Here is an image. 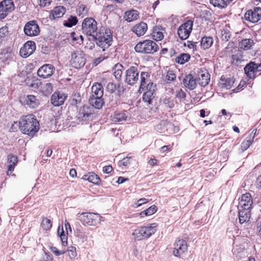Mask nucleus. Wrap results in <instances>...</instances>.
<instances>
[{
    "label": "nucleus",
    "mask_w": 261,
    "mask_h": 261,
    "mask_svg": "<svg viewBox=\"0 0 261 261\" xmlns=\"http://www.w3.org/2000/svg\"><path fill=\"white\" fill-rule=\"evenodd\" d=\"M18 124L20 130L30 136H33L40 128L38 121L32 114L22 116Z\"/></svg>",
    "instance_id": "1"
},
{
    "label": "nucleus",
    "mask_w": 261,
    "mask_h": 261,
    "mask_svg": "<svg viewBox=\"0 0 261 261\" xmlns=\"http://www.w3.org/2000/svg\"><path fill=\"white\" fill-rule=\"evenodd\" d=\"M92 40L95 41L97 45L105 51L111 44L113 41V35L111 31L105 27H101L98 30Z\"/></svg>",
    "instance_id": "2"
},
{
    "label": "nucleus",
    "mask_w": 261,
    "mask_h": 261,
    "mask_svg": "<svg viewBox=\"0 0 261 261\" xmlns=\"http://www.w3.org/2000/svg\"><path fill=\"white\" fill-rule=\"evenodd\" d=\"M157 224L152 223L148 224L146 226L139 227L135 229L132 235L134 239L137 241H141L147 239L153 235L156 230Z\"/></svg>",
    "instance_id": "3"
},
{
    "label": "nucleus",
    "mask_w": 261,
    "mask_h": 261,
    "mask_svg": "<svg viewBox=\"0 0 261 261\" xmlns=\"http://www.w3.org/2000/svg\"><path fill=\"white\" fill-rule=\"evenodd\" d=\"M159 49V46L151 40L140 42L135 47L136 52L141 54H153Z\"/></svg>",
    "instance_id": "4"
},
{
    "label": "nucleus",
    "mask_w": 261,
    "mask_h": 261,
    "mask_svg": "<svg viewBox=\"0 0 261 261\" xmlns=\"http://www.w3.org/2000/svg\"><path fill=\"white\" fill-rule=\"evenodd\" d=\"M97 30V22L93 18L87 17L83 20L82 24L83 34L93 38Z\"/></svg>",
    "instance_id": "5"
},
{
    "label": "nucleus",
    "mask_w": 261,
    "mask_h": 261,
    "mask_svg": "<svg viewBox=\"0 0 261 261\" xmlns=\"http://www.w3.org/2000/svg\"><path fill=\"white\" fill-rule=\"evenodd\" d=\"M93 109L88 105H84L78 109L76 118L79 122L83 124L90 119H92L93 117Z\"/></svg>",
    "instance_id": "6"
},
{
    "label": "nucleus",
    "mask_w": 261,
    "mask_h": 261,
    "mask_svg": "<svg viewBox=\"0 0 261 261\" xmlns=\"http://www.w3.org/2000/svg\"><path fill=\"white\" fill-rule=\"evenodd\" d=\"M102 217L97 213H83L78 215V219L91 226H95L100 223Z\"/></svg>",
    "instance_id": "7"
},
{
    "label": "nucleus",
    "mask_w": 261,
    "mask_h": 261,
    "mask_svg": "<svg viewBox=\"0 0 261 261\" xmlns=\"http://www.w3.org/2000/svg\"><path fill=\"white\" fill-rule=\"evenodd\" d=\"M173 254L176 257L184 258L188 250L187 242L183 239H178L173 244Z\"/></svg>",
    "instance_id": "8"
},
{
    "label": "nucleus",
    "mask_w": 261,
    "mask_h": 261,
    "mask_svg": "<svg viewBox=\"0 0 261 261\" xmlns=\"http://www.w3.org/2000/svg\"><path fill=\"white\" fill-rule=\"evenodd\" d=\"M139 70L137 66H132L125 72V82L134 85L139 80Z\"/></svg>",
    "instance_id": "9"
},
{
    "label": "nucleus",
    "mask_w": 261,
    "mask_h": 261,
    "mask_svg": "<svg viewBox=\"0 0 261 261\" xmlns=\"http://www.w3.org/2000/svg\"><path fill=\"white\" fill-rule=\"evenodd\" d=\"M70 63L75 68L83 67L86 63L85 54L81 50H76L71 54Z\"/></svg>",
    "instance_id": "10"
},
{
    "label": "nucleus",
    "mask_w": 261,
    "mask_h": 261,
    "mask_svg": "<svg viewBox=\"0 0 261 261\" xmlns=\"http://www.w3.org/2000/svg\"><path fill=\"white\" fill-rule=\"evenodd\" d=\"M193 21L187 20L181 24L177 29V34L181 40H186L189 38L193 29Z\"/></svg>",
    "instance_id": "11"
},
{
    "label": "nucleus",
    "mask_w": 261,
    "mask_h": 261,
    "mask_svg": "<svg viewBox=\"0 0 261 261\" xmlns=\"http://www.w3.org/2000/svg\"><path fill=\"white\" fill-rule=\"evenodd\" d=\"M244 18L252 23L257 22L261 19V8L254 7L253 9L247 11Z\"/></svg>",
    "instance_id": "12"
},
{
    "label": "nucleus",
    "mask_w": 261,
    "mask_h": 261,
    "mask_svg": "<svg viewBox=\"0 0 261 261\" xmlns=\"http://www.w3.org/2000/svg\"><path fill=\"white\" fill-rule=\"evenodd\" d=\"M14 10L12 0H4L0 2V19H3Z\"/></svg>",
    "instance_id": "13"
},
{
    "label": "nucleus",
    "mask_w": 261,
    "mask_h": 261,
    "mask_svg": "<svg viewBox=\"0 0 261 261\" xmlns=\"http://www.w3.org/2000/svg\"><path fill=\"white\" fill-rule=\"evenodd\" d=\"M25 34L29 36H37L40 33V29L36 20L28 21L24 27Z\"/></svg>",
    "instance_id": "14"
},
{
    "label": "nucleus",
    "mask_w": 261,
    "mask_h": 261,
    "mask_svg": "<svg viewBox=\"0 0 261 261\" xmlns=\"http://www.w3.org/2000/svg\"><path fill=\"white\" fill-rule=\"evenodd\" d=\"M35 49V43L33 41H28L20 48L19 54L22 57L26 58L31 55Z\"/></svg>",
    "instance_id": "15"
},
{
    "label": "nucleus",
    "mask_w": 261,
    "mask_h": 261,
    "mask_svg": "<svg viewBox=\"0 0 261 261\" xmlns=\"http://www.w3.org/2000/svg\"><path fill=\"white\" fill-rule=\"evenodd\" d=\"M55 71V67L51 64H44L37 71L38 75L44 79L51 76Z\"/></svg>",
    "instance_id": "16"
},
{
    "label": "nucleus",
    "mask_w": 261,
    "mask_h": 261,
    "mask_svg": "<svg viewBox=\"0 0 261 261\" xmlns=\"http://www.w3.org/2000/svg\"><path fill=\"white\" fill-rule=\"evenodd\" d=\"M67 96L61 92H55L51 96V103L55 107H58L62 105Z\"/></svg>",
    "instance_id": "17"
},
{
    "label": "nucleus",
    "mask_w": 261,
    "mask_h": 261,
    "mask_svg": "<svg viewBox=\"0 0 261 261\" xmlns=\"http://www.w3.org/2000/svg\"><path fill=\"white\" fill-rule=\"evenodd\" d=\"M252 203L251 194L249 193H246L242 195L241 199L239 201V206L243 209L250 210Z\"/></svg>",
    "instance_id": "18"
},
{
    "label": "nucleus",
    "mask_w": 261,
    "mask_h": 261,
    "mask_svg": "<svg viewBox=\"0 0 261 261\" xmlns=\"http://www.w3.org/2000/svg\"><path fill=\"white\" fill-rule=\"evenodd\" d=\"M106 82L103 80L101 83H95L92 87V96L91 97H102L103 95V85H105Z\"/></svg>",
    "instance_id": "19"
},
{
    "label": "nucleus",
    "mask_w": 261,
    "mask_h": 261,
    "mask_svg": "<svg viewBox=\"0 0 261 261\" xmlns=\"http://www.w3.org/2000/svg\"><path fill=\"white\" fill-rule=\"evenodd\" d=\"M244 71L247 76L249 79H254L256 73L258 72L256 68V64L250 62L244 67Z\"/></svg>",
    "instance_id": "20"
},
{
    "label": "nucleus",
    "mask_w": 261,
    "mask_h": 261,
    "mask_svg": "<svg viewBox=\"0 0 261 261\" xmlns=\"http://www.w3.org/2000/svg\"><path fill=\"white\" fill-rule=\"evenodd\" d=\"M183 84L186 88L192 90L197 86L196 79L191 74L187 75L183 80Z\"/></svg>",
    "instance_id": "21"
},
{
    "label": "nucleus",
    "mask_w": 261,
    "mask_h": 261,
    "mask_svg": "<svg viewBox=\"0 0 261 261\" xmlns=\"http://www.w3.org/2000/svg\"><path fill=\"white\" fill-rule=\"evenodd\" d=\"M147 30V24L144 22H141L134 25L131 31L138 36H141L145 34Z\"/></svg>",
    "instance_id": "22"
},
{
    "label": "nucleus",
    "mask_w": 261,
    "mask_h": 261,
    "mask_svg": "<svg viewBox=\"0 0 261 261\" xmlns=\"http://www.w3.org/2000/svg\"><path fill=\"white\" fill-rule=\"evenodd\" d=\"M66 12V9L64 7L61 6H57L51 10L49 17L51 19L61 18Z\"/></svg>",
    "instance_id": "23"
},
{
    "label": "nucleus",
    "mask_w": 261,
    "mask_h": 261,
    "mask_svg": "<svg viewBox=\"0 0 261 261\" xmlns=\"http://www.w3.org/2000/svg\"><path fill=\"white\" fill-rule=\"evenodd\" d=\"M198 84L202 87L207 85L210 81V74L206 71H201L198 74Z\"/></svg>",
    "instance_id": "24"
},
{
    "label": "nucleus",
    "mask_w": 261,
    "mask_h": 261,
    "mask_svg": "<svg viewBox=\"0 0 261 261\" xmlns=\"http://www.w3.org/2000/svg\"><path fill=\"white\" fill-rule=\"evenodd\" d=\"M139 12L134 9H131L126 11L124 15V18L127 22H132L139 18Z\"/></svg>",
    "instance_id": "25"
},
{
    "label": "nucleus",
    "mask_w": 261,
    "mask_h": 261,
    "mask_svg": "<svg viewBox=\"0 0 261 261\" xmlns=\"http://www.w3.org/2000/svg\"><path fill=\"white\" fill-rule=\"evenodd\" d=\"M250 216L251 213L250 210L243 208H242V210H239V219L240 223L243 224L245 222H248L250 220Z\"/></svg>",
    "instance_id": "26"
},
{
    "label": "nucleus",
    "mask_w": 261,
    "mask_h": 261,
    "mask_svg": "<svg viewBox=\"0 0 261 261\" xmlns=\"http://www.w3.org/2000/svg\"><path fill=\"white\" fill-rule=\"evenodd\" d=\"M234 81L233 78L225 77L222 75L219 81V84L221 88L229 89L234 84Z\"/></svg>",
    "instance_id": "27"
},
{
    "label": "nucleus",
    "mask_w": 261,
    "mask_h": 261,
    "mask_svg": "<svg viewBox=\"0 0 261 261\" xmlns=\"http://www.w3.org/2000/svg\"><path fill=\"white\" fill-rule=\"evenodd\" d=\"M90 105L95 109H100L104 105L102 97H90L89 99Z\"/></svg>",
    "instance_id": "28"
},
{
    "label": "nucleus",
    "mask_w": 261,
    "mask_h": 261,
    "mask_svg": "<svg viewBox=\"0 0 261 261\" xmlns=\"http://www.w3.org/2000/svg\"><path fill=\"white\" fill-rule=\"evenodd\" d=\"M233 0H210V3L215 7L225 8Z\"/></svg>",
    "instance_id": "29"
},
{
    "label": "nucleus",
    "mask_w": 261,
    "mask_h": 261,
    "mask_svg": "<svg viewBox=\"0 0 261 261\" xmlns=\"http://www.w3.org/2000/svg\"><path fill=\"white\" fill-rule=\"evenodd\" d=\"M163 30L164 29L161 26H155L154 27L151 34L153 39L158 41L162 40L164 38Z\"/></svg>",
    "instance_id": "30"
},
{
    "label": "nucleus",
    "mask_w": 261,
    "mask_h": 261,
    "mask_svg": "<svg viewBox=\"0 0 261 261\" xmlns=\"http://www.w3.org/2000/svg\"><path fill=\"white\" fill-rule=\"evenodd\" d=\"M25 101L26 105L32 109L37 108L39 105L38 100L36 99V97L33 95H28L25 98Z\"/></svg>",
    "instance_id": "31"
},
{
    "label": "nucleus",
    "mask_w": 261,
    "mask_h": 261,
    "mask_svg": "<svg viewBox=\"0 0 261 261\" xmlns=\"http://www.w3.org/2000/svg\"><path fill=\"white\" fill-rule=\"evenodd\" d=\"M254 44L253 40L251 39H243L240 42L239 46L241 49L247 50L251 49L252 45Z\"/></svg>",
    "instance_id": "32"
},
{
    "label": "nucleus",
    "mask_w": 261,
    "mask_h": 261,
    "mask_svg": "<svg viewBox=\"0 0 261 261\" xmlns=\"http://www.w3.org/2000/svg\"><path fill=\"white\" fill-rule=\"evenodd\" d=\"M8 171L12 172L14 170V166L17 163V157L16 155L10 154L8 155Z\"/></svg>",
    "instance_id": "33"
},
{
    "label": "nucleus",
    "mask_w": 261,
    "mask_h": 261,
    "mask_svg": "<svg viewBox=\"0 0 261 261\" xmlns=\"http://www.w3.org/2000/svg\"><path fill=\"white\" fill-rule=\"evenodd\" d=\"M123 69V66L120 63L116 64L113 68V74L118 80L121 79Z\"/></svg>",
    "instance_id": "34"
},
{
    "label": "nucleus",
    "mask_w": 261,
    "mask_h": 261,
    "mask_svg": "<svg viewBox=\"0 0 261 261\" xmlns=\"http://www.w3.org/2000/svg\"><path fill=\"white\" fill-rule=\"evenodd\" d=\"M76 12L79 16L83 17L88 15L89 8L83 4H79L76 9Z\"/></svg>",
    "instance_id": "35"
},
{
    "label": "nucleus",
    "mask_w": 261,
    "mask_h": 261,
    "mask_svg": "<svg viewBox=\"0 0 261 261\" xmlns=\"http://www.w3.org/2000/svg\"><path fill=\"white\" fill-rule=\"evenodd\" d=\"M83 179L95 185L98 184L100 181V178L94 173H90L89 175H85Z\"/></svg>",
    "instance_id": "36"
},
{
    "label": "nucleus",
    "mask_w": 261,
    "mask_h": 261,
    "mask_svg": "<svg viewBox=\"0 0 261 261\" xmlns=\"http://www.w3.org/2000/svg\"><path fill=\"white\" fill-rule=\"evenodd\" d=\"M191 56L187 53H181L175 58V62L180 64H184L189 61Z\"/></svg>",
    "instance_id": "37"
},
{
    "label": "nucleus",
    "mask_w": 261,
    "mask_h": 261,
    "mask_svg": "<svg viewBox=\"0 0 261 261\" xmlns=\"http://www.w3.org/2000/svg\"><path fill=\"white\" fill-rule=\"evenodd\" d=\"M213 43V38L211 37H203L201 40V46L203 49L209 48Z\"/></svg>",
    "instance_id": "38"
},
{
    "label": "nucleus",
    "mask_w": 261,
    "mask_h": 261,
    "mask_svg": "<svg viewBox=\"0 0 261 261\" xmlns=\"http://www.w3.org/2000/svg\"><path fill=\"white\" fill-rule=\"evenodd\" d=\"M128 117V113L127 111H123L116 113L113 117V121L115 122H120L124 121Z\"/></svg>",
    "instance_id": "39"
},
{
    "label": "nucleus",
    "mask_w": 261,
    "mask_h": 261,
    "mask_svg": "<svg viewBox=\"0 0 261 261\" xmlns=\"http://www.w3.org/2000/svg\"><path fill=\"white\" fill-rule=\"evenodd\" d=\"M78 22V19L75 16H70L66 20H64L63 24L65 27L71 28L75 25Z\"/></svg>",
    "instance_id": "40"
},
{
    "label": "nucleus",
    "mask_w": 261,
    "mask_h": 261,
    "mask_svg": "<svg viewBox=\"0 0 261 261\" xmlns=\"http://www.w3.org/2000/svg\"><path fill=\"white\" fill-rule=\"evenodd\" d=\"M141 83L139 90L140 89H144L146 86V84L149 81V74L147 72H142L140 75Z\"/></svg>",
    "instance_id": "41"
},
{
    "label": "nucleus",
    "mask_w": 261,
    "mask_h": 261,
    "mask_svg": "<svg viewBox=\"0 0 261 261\" xmlns=\"http://www.w3.org/2000/svg\"><path fill=\"white\" fill-rule=\"evenodd\" d=\"M253 138L254 136H252L251 135H250V136L241 143V149L242 151H245L250 147L252 143Z\"/></svg>",
    "instance_id": "42"
},
{
    "label": "nucleus",
    "mask_w": 261,
    "mask_h": 261,
    "mask_svg": "<svg viewBox=\"0 0 261 261\" xmlns=\"http://www.w3.org/2000/svg\"><path fill=\"white\" fill-rule=\"evenodd\" d=\"M157 211V207L155 205H152L146 210L141 212L139 214L141 217H143L144 216H150L155 213Z\"/></svg>",
    "instance_id": "43"
},
{
    "label": "nucleus",
    "mask_w": 261,
    "mask_h": 261,
    "mask_svg": "<svg viewBox=\"0 0 261 261\" xmlns=\"http://www.w3.org/2000/svg\"><path fill=\"white\" fill-rule=\"evenodd\" d=\"M155 95V94H152V93L145 92L143 95V100L148 105H150L152 103V100L154 98Z\"/></svg>",
    "instance_id": "44"
},
{
    "label": "nucleus",
    "mask_w": 261,
    "mask_h": 261,
    "mask_svg": "<svg viewBox=\"0 0 261 261\" xmlns=\"http://www.w3.org/2000/svg\"><path fill=\"white\" fill-rule=\"evenodd\" d=\"M176 75L173 71L169 70L165 76L164 81L167 83H170L176 79Z\"/></svg>",
    "instance_id": "45"
},
{
    "label": "nucleus",
    "mask_w": 261,
    "mask_h": 261,
    "mask_svg": "<svg viewBox=\"0 0 261 261\" xmlns=\"http://www.w3.org/2000/svg\"><path fill=\"white\" fill-rule=\"evenodd\" d=\"M41 226L44 230H49L52 227L51 222L49 219L46 218H44L42 220Z\"/></svg>",
    "instance_id": "46"
},
{
    "label": "nucleus",
    "mask_w": 261,
    "mask_h": 261,
    "mask_svg": "<svg viewBox=\"0 0 261 261\" xmlns=\"http://www.w3.org/2000/svg\"><path fill=\"white\" fill-rule=\"evenodd\" d=\"M166 125V121H161L155 126V129L159 133H164L165 130H167Z\"/></svg>",
    "instance_id": "47"
},
{
    "label": "nucleus",
    "mask_w": 261,
    "mask_h": 261,
    "mask_svg": "<svg viewBox=\"0 0 261 261\" xmlns=\"http://www.w3.org/2000/svg\"><path fill=\"white\" fill-rule=\"evenodd\" d=\"M132 159L130 156H126L125 158H123L121 160L119 161L118 162V165L119 166H124L127 167L128 165L131 163L132 161Z\"/></svg>",
    "instance_id": "48"
},
{
    "label": "nucleus",
    "mask_w": 261,
    "mask_h": 261,
    "mask_svg": "<svg viewBox=\"0 0 261 261\" xmlns=\"http://www.w3.org/2000/svg\"><path fill=\"white\" fill-rule=\"evenodd\" d=\"M146 89V91L149 93H152V94H155V91L156 90V85L153 83L152 82H149L147 85L145 86Z\"/></svg>",
    "instance_id": "49"
},
{
    "label": "nucleus",
    "mask_w": 261,
    "mask_h": 261,
    "mask_svg": "<svg viewBox=\"0 0 261 261\" xmlns=\"http://www.w3.org/2000/svg\"><path fill=\"white\" fill-rule=\"evenodd\" d=\"M163 103L165 106L170 109L174 107L175 103L174 100L170 98H165L163 100Z\"/></svg>",
    "instance_id": "50"
},
{
    "label": "nucleus",
    "mask_w": 261,
    "mask_h": 261,
    "mask_svg": "<svg viewBox=\"0 0 261 261\" xmlns=\"http://www.w3.org/2000/svg\"><path fill=\"white\" fill-rule=\"evenodd\" d=\"M68 255L71 259L74 258L76 255V248L73 246H70L67 250Z\"/></svg>",
    "instance_id": "51"
},
{
    "label": "nucleus",
    "mask_w": 261,
    "mask_h": 261,
    "mask_svg": "<svg viewBox=\"0 0 261 261\" xmlns=\"http://www.w3.org/2000/svg\"><path fill=\"white\" fill-rule=\"evenodd\" d=\"M230 38V34L227 29L223 30L221 32V39L223 41H228Z\"/></svg>",
    "instance_id": "52"
},
{
    "label": "nucleus",
    "mask_w": 261,
    "mask_h": 261,
    "mask_svg": "<svg viewBox=\"0 0 261 261\" xmlns=\"http://www.w3.org/2000/svg\"><path fill=\"white\" fill-rule=\"evenodd\" d=\"M8 28L7 26H5L0 28V40L8 35Z\"/></svg>",
    "instance_id": "53"
},
{
    "label": "nucleus",
    "mask_w": 261,
    "mask_h": 261,
    "mask_svg": "<svg viewBox=\"0 0 261 261\" xmlns=\"http://www.w3.org/2000/svg\"><path fill=\"white\" fill-rule=\"evenodd\" d=\"M60 239L62 241V245L63 246H66L67 245V237L65 234L63 228L62 227V233L60 234Z\"/></svg>",
    "instance_id": "54"
},
{
    "label": "nucleus",
    "mask_w": 261,
    "mask_h": 261,
    "mask_svg": "<svg viewBox=\"0 0 261 261\" xmlns=\"http://www.w3.org/2000/svg\"><path fill=\"white\" fill-rule=\"evenodd\" d=\"M116 89V85L114 83L109 82L107 84L106 89L108 92L112 93L115 91Z\"/></svg>",
    "instance_id": "55"
},
{
    "label": "nucleus",
    "mask_w": 261,
    "mask_h": 261,
    "mask_svg": "<svg viewBox=\"0 0 261 261\" xmlns=\"http://www.w3.org/2000/svg\"><path fill=\"white\" fill-rule=\"evenodd\" d=\"M175 96L180 100H184L186 97V94L184 91L180 89L176 92Z\"/></svg>",
    "instance_id": "56"
},
{
    "label": "nucleus",
    "mask_w": 261,
    "mask_h": 261,
    "mask_svg": "<svg viewBox=\"0 0 261 261\" xmlns=\"http://www.w3.org/2000/svg\"><path fill=\"white\" fill-rule=\"evenodd\" d=\"M198 43L197 42H192L190 41H188L187 42V44H185V45H187L189 48L193 49V50H196L197 44Z\"/></svg>",
    "instance_id": "57"
},
{
    "label": "nucleus",
    "mask_w": 261,
    "mask_h": 261,
    "mask_svg": "<svg viewBox=\"0 0 261 261\" xmlns=\"http://www.w3.org/2000/svg\"><path fill=\"white\" fill-rule=\"evenodd\" d=\"M51 251L56 255H60L61 254H64L65 253V250H59L58 248L56 247H51L50 248Z\"/></svg>",
    "instance_id": "58"
},
{
    "label": "nucleus",
    "mask_w": 261,
    "mask_h": 261,
    "mask_svg": "<svg viewBox=\"0 0 261 261\" xmlns=\"http://www.w3.org/2000/svg\"><path fill=\"white\" fill-rule=\"evenodd\" d=\"M51 1V0H40V5L41 7H45L49 5Z\"/></svg>",
    "instance_id": "59"
},
{
    "label": "nucleus",
    "mask_w": 261,
    "mask_h": 261,
    "mask_svg": "<svg viewBox=\"0 0 261 261\" xmlns=\"http://www.w3.org/2000/svg\"><path fill=\"white\" fill-rule=\"evenodd\" d=\"M112 169L113 168L111 166H106L103 167V172L105 173L109 174L112 172Z\"/></svg>",
    "instance_id": "60"
},
{
    "label": "nucleus",
    "mask_w": 261,
    "mask_h": 261,
    "mask_svg": "<svg viewBox=\"0 0 261 261\" xmlns=\"http://www.w3.org/2000/svg\"><path fill=\"white\" fill-rule=\"evenodd\" d=\"M148 202V200L146 198H141L139 199L137 202L136 203L137 206H139L143 204L146 203Z\"/></svg>",
    "instance_id": "61"
},
{
    "label": "nucleus",
    "mask_w": 261,
    "mask_h": 261,
    "mask_svg": "<svg viewBox=\"0 0 261 261\" xmlns=\"http://www.w3.org/2000/svg\"><path fill=\"white\" fill-rule=\"evenodd\" d=\"M46 90L48 93H50L53 91V86L51 83H47L45 84Z\"/></svg>",
    "instance_id": "62"
},
{
    "label": "nucleus",
    "mask_w": 261,
    "mask_h": 261,
    "mask_svg": "<svg viewBox=\"0 0 261 261\" xmlns=\"http://www.w3.org/2000/svg\"><path fill=\"white\" fill-rule=\"evenodd\" d=\"M128 180V178H125L122 176H120L118 177L117 182L118 184H121L123 183L125 181Z\"/></svg>",
    "instance_id": "63"
},
{
    "label": "nucleus",
    "mask_w": 261,
    "mask_h": 261,
    "mask_svg": "<svg viewBox=\"0 0 261 261\" xmlns=\"http://www.w3.org/2000/svg\"><path fill=\"white\" fill-rule=\"evenodd\" d=\"M256 185L258 187L261 188V175H259L256 179Z\"/></svg>",
    "instance_id": "64"
}]
</instances>
